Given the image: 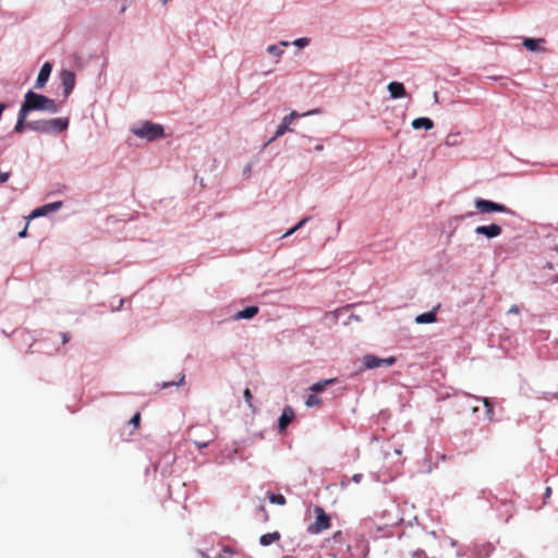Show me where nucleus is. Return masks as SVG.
I'll return each instance as SVG.
<instances>
[{
    "mask_svg": "<svg viewBox=\"0 0 558 558\" xmlns=\"http://www.w3.org/2000/svg\"><path fill=\"white\" fill-rule=\"evenodd\" d=\"M244 399L247 402L248 407L252 408L253 396H252V392H251L250 388H246L244 390Z\"/></svg>",
    "mask_w": 558,
    "mask_h": 558,
    "instance_id": "32",
    "label": "nucleus"
},
{
    "mask_svg": "<svg viewBox=\"0 0 558 558\" xmlns=\"http://www.w3.org/2000/svg\"><path fill=\"white\" fill-rule=\"evenodd\" d=\"M283 558H298V557H294V556H292V555H287V556H284Z\"/></svg>",
    "mask_w": 558,
    "mask_h": 558,
    "instance_id": "46",
    "label": "nucleus"
},
{
    "mask_svg": "<svg viewBox=\"0 0 558 558\" xmlns=\"http://www.w3.org/2000/svg\"><path fill=\"white\" fill-rule=\"evenodd\" d=\"M71 339V335L68 333V332H64V333H61V342H63V344H66Z\"/></svg>",
    "mask_w": 558,
    "mask_h": 558,
    "instance_id": "36",
    "label": "nucleus"
},
{
    "mask_svg": "<svg viewBox=\"0 0 558 558\" xmlns=\"http://www.w3.org/2000/svg\"><path fill=\"white\" fill-rule=\"evenodd\" d=\"M27 114H28L27 112L22 111L20 109V111L17 113V122L15 124L14 132L21 133V132H23L24 130L27 129V123H28L27 120H26L27 119Z\"/></svg>",
    "mask_w": 558,
    "mask_h": 558,
    "instance_id": "18",
    "label": "nucleus"
},
{
    "mask_svg": "<svg viewBox=\"0 0 558 558\" xmlns=\"http://www.w3.org/2000/svg\"><path fill=\"white\" fill-rule=\"evenodd\" d=\"M545 43L543 38L534 39V38H524L523 39V47L531 51H538L541 50L539 45Z\"/></svg>",
    "mask_w": 558,
    "mask_h": 558,
    "instance_id": "19",
    "label": "nucleus"
},
{
    "mask_svg": "<svg viewBox=\"0 0 558 558\" xmlns=\"http://www.w3.org/2000/svg\"><path fill=\"white\" fill-rule=\"evenodd\" d=\"M324 149V145L323 144H317L316 147H315V150L317 151H322Z\"/></svg>",
    "mask_w": 558,
    "mask_h": 558,
    "instance_id": "40",
    "label": "nucleus"
},
{
    "mask_svg": "<svg viewBox=\"0 0 558 558\" xmlns=\"http://www.w3.org/2000/svg\"><path fill=\"white\" fill-rule=\"evenodd\" d=\"M20 109L27 114L32 111L58 112V106L52 98L36 94L32 90L24 96V101Z\"/></svg>",
    "mask_w": 558,
    "mask_h": 558,
    "instance_id": "1",
    "label": "nucleus"
},
{
    "mask_svg": "<svg viewBox=\"0 0 558 558\" xmlns=\"http://www.w3.org/2000/svg\"><path fill=\"white\" fill-rule=\"evenodd\" d=\"M306 140H307L308 142H311V141H312V137H311V136H306Z\"/></svg>",
    "mask_w": 558,
    "mask_h": 558,
    "instance_id": "47",
    "label": "nucleus"
},
{
    "mask_svg": "<svg viewBox=\"0 0 558 558\" xmlns=\"http://www.w3.org/2000/svg\"><path fill=\"white\" fill-rule=\"evenodd\" d=\"M319 113H320L319 109L310 110L305 113L291 111L290 113H288L287 116L283 117L281 124L279 125V128H277V131H275V134L270 141L281 137L286 132H292V130L290 129V124L292 122H294L296 119H299L300 117H305L308 114H319Z\"/></svg>",
    "mask_w": 558,
    "mask_h": 558,
    "instance_id": "4",
    "label": "nucleus"
},
{
    "mask_svg": "<svg viewBox=\"0 0 558 558\" xmlns=\"http://www.w3.org/2000/svg\"><path fill=\"white\" fill-rule=\"evenodd\" d=\"M258 313V307L253 305L239 311L233 318L234 319H250Z\"/></svg>",
    "mask_w": 558,
    "mask_h": 558,
    "instance_id": "16",
    "label": "nucleus"
},
{
    "mask_svg": "<svg viewBox=\"0 0 558 558\" xmlns=\"http://www.w3.org/2000/svg\"><path fill=\"white\" fill-rule=\"evenodd\" d=\"M519 313H520V308L515 304L510 306L509 310H508V314H515V315H518Z\"/></svg>",
    "mask_w": 558,
    "mask_h": 558,
    "instance_id": "35",
    "label": "nucleus"
},
{
    "mask_svg": "<svg viewBox=\"0 0 558 558\" xmlns=\"http://www.w3.org/2000/svg\"><path fill=\"white\" fill-rule=\"evenodd\" d=\"M170 385H174V383H171V384H163V385L161 386V388H166V387H168V386H170Z\"/></svg>",
    "mask_w": 558,
    "mask_h": 558,
    "instance_id": "44",
    "label": "nucleus"
},
{
    "mask_svg": "<svg viewBox=\"0 0 558 558\" xmlns=\"http://www.w3.org/2000/svg\"><path fill=\"white\" fill-rule=\"evenodd\" d=\"M161 1H162V3H163V4H166V3H167V1H170V0H161Z\"/></svg>",
    "mask_w": 558,
    "mask_h": 558,
    "instance_id": "48",
    "label": "nucleus"
},
{
    "mask_svg": "<svg viewBox=\"0 0 558 558\" xmlns=\"http://www.w3.org/2000/svg\"><path fill=\"white\" fill-rule=\"evenodd\" d=\"M320 402L322 400L317 397V395L312 393L306 398L305 404L306 407L311 408L320 404Z\"/></svg>",
    "mask_w": 558,
    "mask_h": 558,
    "instance_id": "26",
    "label": "nucleus"
},
{
    "mask_svg": "<svg viewBox=\"0 0 558 558\" xmlns=\"http://www.w3.org/2000/svg\"><path fill=\"white\" fill-rule=\"evenodd\" d=\"M355 483H360L361 480H362V474L361 473H356L353 475V478H352Z\"/></svg>",
    "mask_w": 558,
    "mask_h": 558,
    "instance_id": "37",
    "label": "nucleus"
},
{
    "mask_svg": "<svg viewBox=\"0 0 558 558\" xmlns=\"http://www.w3.org/2000/svg\"><path fill=\"white\" fill-rule=\"evenodd\" d=\"M310 220V217H304L303 219H301L299 221V223L296 226H294L293 228H291L289 231H287L283 236H289L291 234H293L294 232L299 231L301 228H303V226Z\"/></svg>",
    "mask_w": 558,
    "mask_h": 558,
    "instance_id": "25",
    "label": "nucleus"
},
{
    "mask_svg": "<svg viewBox=\"0 0 558 558\" xmlns=\"http://www.w3.org/2000/svg\"><path fill=\"white\" fill-rule=\"evenodd\" d=\"M61 85H63L64 88V96L68 97L75 85V74L74 72L70 70H63L61 72Z\"/></svg>",
    "mask_w": 558,
    "mask_h": 558,
    "instance_id": "7",
    "label": "nucleus"
},
{
    "mask_svg": "<svg viewBox=\"0 0 558 558\" xmlns=\"http://www.w3.org/2000/svg\"><path fill=\"white\" fill-rule=\"evenodd\" d=\"M310 44V39L306 38V37H302V38H299L296 40L293 41V46H296V47H300V48H305L307 47Z\"/></svg>",
    "mask_w": 558,
    "mask_h": 558,
    "instance_id": "31",
    "label": "nucleus"
},
{
    "mask_svg": "<svg viewBox=\"0 0 558 558\" xmlns=\"http://www.w3.org/2000/svg\"><path fill=\"white\" fill-rule=\"evenodd\" d=\"M136 136L149 142L162 138L165 136L163 128L160 124L149 121L142 122L131 130Z\"/></svg>",
    "mask_w": 558,
    "mask_h": 558,
    "instance_id": "2",
    "label": "nucleus"
},
{
    "mask_svg": "<svg viewBox=\"0 0 558 558\" xmlns=\"http://www.w3.org/2000/svg\"><path fill=\"white\" fill-rule=\"evenodd\" d=\"M315 522L307 526V533L310 535H317L326 531L330 526V517L325 512L323 507L316 506L314 508Z\"/></svg>",
    "mask_w": 558,
    "mask_h": 558,
    "instance_id": "3",
    "label": "nucleus"
},
{
    "mask_svg": "<svg viewBox=\"0 0 558 558\" xmlns=\"http://www.w3.org/2000/svg\"><path fill=\"white\" fill-rule=\"evenodd\" d=\"M4 109H5V105L4 104H0V117L3 113Z\"/></svg>",
    "mask_w": 558,
    "mask_h": 558,
    "instance_id": "42",
    "label": "nucleus"
},
{
    "mask_svg": "<svg viewBox=\"0 0 558 558\" xmlns=\"http://www.w3.org/2000/svg\"><path fill=\"white\" fill-rule=\"evenodd\" d=\"M51 70H52V66L50 63H46V64L41 65L39 73L37 75V78H36V84H35L36 88L43 87V85H45L48 82Z\"/></svg>",
    "mask_w": 558,
    "mask_h": 558,
    "instance_id": "11",
    "label": "nucleus"
},
{
    "mask_svg": "<svg viewBox=\"0 0 558 558\" xmlns=\"http://www.w3.org/2000/svg\"><path fill=\"white\" fill-rule=\"evenodd\" d=\"M141 413H136L135 415H133L130 421H129V424L133 425L134 428H138L140 427V424H141Z\"/></svg>",
    "mask_w": 558,
    "mask_h": 558,
    "instance_id": "30",
    "label": "nucleus"
},
{
    "mask_svg": "<svg viewBox=\"0 0 558 558\" xmlns=\"http://www.w3.org/2000/svg\"><path fill=\"white\" fill-rule=\"evenodd\" d=\"M26 234H27V227L19 233V236H20V238H23V236H25Z\"/></svg>",
    "mask_w": 558,
    "mask_h": 558,
    "instance_id": "39",
    "label": "nucleus"
},
{
    "mask_svg": "<svg viewBox=\"0 0 558 558\" xmlns=\"http://www.w3.org/2000/svg\"><path fill=\"white\" fill-rule=\"evenodd\" d=\"M436 310H437V307L434 311L415 316V318H414L415 323L416 324H430V323L436 322Z\"/></svg>",
    "mask_w": 558,
    "mask_h": 558,
    "instance_id": "17",
    "label": "nucleus"
},
{
    "mask_svg": "<svg viewBox=\"0 0 558 558\" xmlns=\"http://www.w3.org/2000/svg\"><path fill=\"white\" fill-rule=\"evenodd\" d=\"M269 502L272 505H286L287 500L286 497L281 494H269L268 495Z\"/></svg>",
    "mask_w": 558,
    "mask_h": 558,
    "instance_id": "24",
    "label": "nucleus"
},
{
    "mask_svg": "<svg viewBox=\"0 0 558 558\" xmlns=\"http://www.w3.org/2000/svg\"><path fill=\"white\" fill-rule=\"evenodd\" d=\"M388 90L392 99H400V97L407 96L404 84L400 82H390L388 85Z\"/></svg>",
    "mask_w": 558,
    "mask_h": 558,
    "instance_id": "12",
    "label": "nucleus"
},
{
    "mask_svg": "<svg viewBox=\"0 0 558 558\" xmlns=\"http://www.w3.org/2000/svg\"><path fill=\"white\" fill-rule=\"evenodd\" d=\"M288 45H289V44H288L287 41H282V43H281V46H283V47H288Z\"/></svg>",
    "mask_w": 558,
    "mask_h": 558,
    "instance_id": "45",
    "label": "nucleus"
},
{
    "mask_svg": "<svg viewBox=\"0 0 558 558\" xmlns=\"http://www.w3.org/2000/svg\"><path fill=\"white\" fill-rule=\"evenodd\" d=\"M365 369H375V367H389L396 363L395 356L386 359L377 357L373 354H365L362 359Z\"/></svg>",
    "mask_w": 558,
    "mask_h": 558,
    "instance_id": "6",
    "label": "nucleus"
},
{
    "mask_svg": "<svg viewBox=\"0 0 558 558\" xmlns=\"http://www.w3.org/2000/svg\"><path fill=\"white\" fill-rule=\"evenodd\" d=\"M475 209L480 210L482 214L489 213H502L509 214L510 209L506 207L504 204L493 202L490 199L485 198H475Z\"/></svg>",
    "mask_w": 558,
    "mask_h": 558,
    "instance_id": "5",
    "label": "nucleus"
},
{
    "mask_svg": "<svg viewBox=\"0 0 558 558\" xmlns=\"http://www.w3.org/2000/svg\"><path fill=\"white\" fill-rule=\"evenodd\" d=\"M280 537H281V535L279 532L267 533V534L260 536V544L263 546H269L274 542L279 541Z\"/></svg>",
    "mask_w": 558,
    "mask_h": 558,
    "instance_id": "21",
    "label": "nucleus"
},
{
    "mask_svg": "<svg viewBox=\"0 0 558 558\" xmlns=\"http://www.w3.org/2000/svg\"><path fill=\"white\" fill-rule=\"evenodd\" d=\"M260 510L264 512L265 514V520H268V514H267V511L265 509V506H260Z\"/></svg>",
    "mask_w": 558,
    "mask_h": 558,
    "instance_id": "41",
    "label": "nucleus"
},
{
    "mask_svg": "<svg viewBox=\"0 0 558 558\" xmlns=\"http://www.w3.org/2000/svg\"><path fill=\"white\" fill-rule=\"evenodd\" d=\"M202 558H210L208 555L201 553ZM234 555V551L226 546L222 548L221 553L216 555L215 558H231Z\"/></svg>",
    "mask_w": 558,
    "mask_h": 558,
    "instance_id": "23",
    "label": "nucleus"
},
{
    "mask_svg": "<svg viewBox=\"0 0 558 558\" xmlns=\"http://www.w3.org/2000/svg\"><path fill=\"white\" fill-rule=\"evenodd\" d=\"M461 133L460 132H451L446 137V146L448 147H454L459 146L461 144Z\"/></svg>",
    "mask_w": 558,
    "mask_h": 558,
    "instance_id": "20",
    "label": "nucleus"
},
{
    "mask_svg": "<svg viewBox=\"0 0 558 558\" xmlns=\"http://www.w3.org/2000/svg\"><path fill=\"white\" fill-rule=\"evenodd\" d=\"M434 126L433 121L427 117L416 118L412 121V128L414 130L425 129L427 131L432 130Z\"/></svg>",
    "mask_w": 558,
    "mask_h": 558,
    "instance_id": "15",
    "label": "nucleus"
},
{
    "mask_svg": "<svg viewBox=\"0 0 558 558\" xmlns=\"http://www.w3.org/2000/svg\"><path fill=\"white\" fill-rule=\"evenodd\" d=\"M557 252H558V247H557Z\"/></svg>",
    "mask_w": 558,
    "mask_h": 558,
    "instance_id": "50",
    "label": "nucleus"
},
{
    "mask_svg": "<svg viewBox=\"0 0 558 558\" xmlns=\"http://www.w3.org/2000/svg\"><path fill=\"white\" fill-rule=\"evenodd\" d=\"M69 118H53L48 120L49 132H64L69 128Z\"/></svg>",
    "mask_w": 558,
    "mask_h": 558,
    "instance_id": "10",
    "label": "nucleus"
},
{
    "mask_svg": "<svg viewBox=\"0 0 558 558\" xmlns=\"http://www.w3.org/2000/svg\"><path fill=\"white\" fill-rule=\"evenodd\" d=\"M61 207H62V203L60 201L52 202V203H49V204H46L44 206H40V207L36 208L32 213L31 217H33V218H35V217H44V216H47L50 213L57 211Z\"/></svg>",
    "mask_w": 558,
    "mask_h": 558,
    "instance_id": "9",
    "label": "nucleus"
},
{
    "mask_svg": "<svg viewBox=\"0 0 558 558\" xmlns=\"http://www.w3.org/2000/svg\"><path fill=\"white\" fill-rule=\"evenodd\" d=\"M183 380H184V375L181 376L179 383L177 385H182L183 384Z\"/></svg>",
    "mask_w": 558,
    "mask_h": 558,
    "instance_id": "43",
    "label": "nucleus"
},
{
    "mask_svg": "<svg viewBox=\"0 0 558 558\" xmlns=\"http://www.w3.org/2000/svg\"><path fill=\"white\" fill-rule=\"evenodd\" d=\"M294 418V412L291 407L287 405L279 418V429L284 432L290 422Z\"/></svg>",
    "mask_w": 558,
    "mask_h": 558,
    "instance_id": "13",
    "label": "nucleus"
},
{
    "mask_svg": "<svg viewBox=\"0 0 558 558\" xmlns=\"http://www.w3.org/2000/svg\"><path fill=\"white\" fill-rule=\"evenodd\" d=\"M483 402H484V405H485V408H486V415H487V418H488L489 421H492V420H493V414H494V412H493V405H492V403H490L487 399H483Z\"/></svg>",
    "mask_w": 558,
    "mask_h": 558,
    "instance_id": "29",
    "label": "nucleus"
},
{
    "mask_svg": "<svg viewBox=\"0 0 558 558\" xmlns=\"http://www.w3.org/2000/svg\"><path fill=\"white\" fill-rule=\"evenodd\" d=\"M335 381H336V379H327L324 381H319V383L311 386L310 390L315 393L322 392L326 388L327 385H332V384H335Z\"/></svg>",
    "mask_w": 558,
    "mask_h": 558,
    "instance_id": "22",
    "label": "nucleus"
},
{
    "mask_svg": "<svg viewBox=\"0 0 558 558\" xmlns=\"http://www.w3.org/2000/svg\"><path fill=\"white\" fill-rule=\"evenodd\" d=\"M27 129H29L33 132L48 133L49 132L48 120L28 121Z\"/></svg>",
    "mask_w": 558,
    "mask_h": 558,
    "instance_id": "14",
    "label": "nucleus"
},
{
    "mask_svg": "<svg viewBox=\"0 0 558 558\" xmlns=\"http://www.w3.org/2000/svg\"><path fill=\"white\" fill-rule=\"evenodd\" d=\"M556 281L558 282V276L556 277Z\"/></svg>",
    "mask_w": 558,
    "mask_h": 558,
    "instance_id": "49",
    "label": "nucleus"
},
{
    "mask_svg": "<svg viewBox=\"0 0 558 558\" xmlns=\"http://www.w3.org/2000/svg\"><path fill=\"white\" fill-rule=\"evenodd\" d=\"M214 436L208 439H195L194 444L198 449H203L209 446V444L213 441Z\"/></svg>",
    "mask_w": 558,
    "mask_h": 558,
    "instance_id": "27",
    "label": "nucleus"
},
{
    "mask_svg": "<svg viewBox=\"0 0 558 558\" xmlns=\"http://www.w3.org/2000/svg\"><path fill=\"white\" fill-rule=\"evenodd\" d=\"M477 234H483L488 239L497 238L501 234L502 229L499 225L492 223L489 226H478L475 228Z\"/></svg>",
    "mask_w": 558,
    "mask_h": 558,
    "instance_id": "8",
    "label": "nucleus"
},
{
    "mask_svg": "<svg viewBox=\"0 0 558 558\" xmlns=\"http://www.w3.org/2000/svg\"><path fill=\"white\" fill-rule=\"evenodd\" d=\"M412 557L413 558H427V555L425 554L424 550H415L413 554H412Z\"/></svg>",
    "mask_w": 558,
    "mask_h": 558,
    "instance_id": "34",
    "label": "nucleus"
},
{
    "mask_svg": "<svg viewBox=\"0 0 558 558\" xmlns=\"http://www.w3.org/2000/svg\"><path fill=\"white\" fill-rule=\"evenodd\" d=\"M11 178V172H1L0 171V184L9 181Z\"/></svg>",
    "mask_w": 558,
    "mask_h": 558,
    "instance_id": "33",
    "label": "nucleus"
},
{
    "mask_svg": "<svg viewBox=\"0 0 558 558\" xmlns=\"http://www.w3.org/2000/svg\"><path fill=\"white\" fill-rule=\"evenodd\" d=\"M551 495V487H547V489H545V498H549Z\"/></svg>",
    "mask_w": 558,
    "mask_h": 558,
    "instance_id": "38",
    "label": "nucleus"
},
{
    "mask_svg": "<svg viewBox=\"0 0 558 558\" xmlns=\"http://www.w3.org/2000/svg\"><path fill=\"white\" fill-rule=\"evenodd\" d=\"M267 51L274 57H281V54L283 53V50L278 46H269L267 47Z\"/></svg>",
    "mask_w": 558,
    "mask_h": 558,
    "instance_id": "28",
    "label": "nucleus"
}]
</instances>
